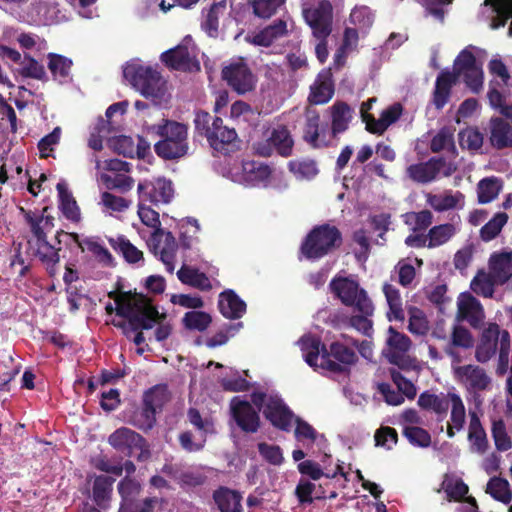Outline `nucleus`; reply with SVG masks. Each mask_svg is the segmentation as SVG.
Wrapping results in <instances>:
<instances>
[{"label":"nucleus","instance_id":"473e14b6","mask_svg":"<svg viewBox=\"0 0 512 512\" xmlns=\"http://www.w3.org/2000/svg\"><path fill=\"white\" fill-rule=\"evenodd\" d=\"M450 420L447 425V436L453 438L456 432L461 431L466 423V408L460 394L455 390L450 397Z\"/></svg>","mask_w":512,"mask_h":512},{"label":"nucleus","instance_id":"a18cd8bd","mask_svg":"<svg viewBox=\"0 0 512 512\" xmlns=\"http://www.w3.org/2000/svg\"><path fill=\"white\" fill-rule=\"evenodd\" d=\"M113 483L114 479L105 475L97 476L94 480L93 499L103 509L108 507Z\"/></svg>","mask_w":512,"mask_h":512},{"label":"nucleus","instance_id":"b1692460","mask_svg":"<svg viewBox=\"0 0 512 512\" xmlns=\"http://www.w3.org/2000/svg\"><path fill=\"white\" fill-rule=\"evenodd\" d=\"M457 319L468 322L473 328H480L485 319L484 308L470 293H461L457 299Z\"/></svg>","mask_w":512,"mask_h":512},{"label":"nucleus","instance_id":"ea45409f","mask_svg":"<svg viewBox=\"0 0 512 512\" xmlns=\"http://www.w3.org/2000/svg\"><path fill=\"white\" fill-rule=\"evenodd\" d=\"M459 231L456 223H444L433 226L428 231V248L440 247L448 243Z\"/></svg>","mask_w":512,"mask_h":512},{"label":"nucleus","instance_id":"7ed1b4c3","mask_svg":"<svg viewBox=\"0 0 512 512\" xmlns=\"http://www.w3.org/2000/svg\"><path fill=\"white\" fill-rule=\"evenodd\" d=\"M123 76L126 81L143 97L158 106L167 105L171 94L167 82L160 72L139 59H133L124 66Z\"/></svg>","mask_w":512,"mask_h":512},{"label":"nucleus","instance_id":"f257e3e1","mask_svg":"<svg viewBox=\"0 0 512 512\" xmlns=\"http://www.w3.org/2000/svg\"><path fill=\"white\" fill-rule=\"evenodd\" d=\"M341 337L345 340V344L335 341L330 345V352L325 346L320 348V340L311 335L303 336L298 344L303 353V358L306 363L313 368H321L331 372H341V364L332 361L330 356H333L337 361L342 364L351 365L356 362L357 355L351 346H357V342L345 334Z\"/></svg>","mask_w":512,"mask_h":512},{"label":"nucleus","instance_id":"37998d69","mask_svg":"<svg viewBox=\"0 0 512 512\" xmlns=\"http://www.w3.org/2000/svg\"><path fill=\"white\" fill-rule=\"evenodd\" d=\"M60 200V209L64 216L71 221L80 219V210L75 199L67 188L65 182H59L56 186Z\"/></svg>","mask_w":512,"mask_h":512},{"label":"nucleus","instance_id":"f3484780","mask_svg":"<svg viewBox=\"0 0 512 512\" xmlns=\"http://www.w3.org/2000/svg\"><path fill=\"white\" fill-rule=\"evenodd\" d=\"M174 186L171 180L165 177L145 179L137 185L138 199L158 204H168L174 197Z\"/></svg>","mask_w":512,"mask_h":512},{"label":"nucleus","instance_id":"2eb2a0df","mask_svg":"<svg viewBox=\"0 0 512 512\" xmlns=\"http://www.w3.org/2000/svg\"><path fill=\"white\" fill-rule=\"evenodd\" d=\"M109 444L116 450L128 456H136L138 460L149 457L144 438L135 431L121 427L115 430L108 438Z\"/></svg>","mask_w":512,"mask_h":512},{"label":"nucleus","instance_id":"c85d7f7f","mask_svg":"<svg viewBox=\"0 0 512 512\" xmlns=\"http://www.w3.org/2000/svg\"><path fill=\"white\" fill-rule=\"evenodd\" d=\"M455 389L447 393L440 392L438 394L425 391L420 394L417 404L424 410L432 411L443 419L449 409L450 397L454 394Z\"/></svg>","mask_w":512,"mask_h":512},{"label":"nucleus","instance_id":"6e6552de","mask_svg":"<svg viewBox=\"0 0 512 512\" xmlns=\"http://www.w3.org/2000/svg\"><path fill=\"white\" fill-rule=\"evenodd\" d=\"M303 16L318 40L315 45L316 56L324 63L328 58L326 39L332 31V6L328 1H322L315 8L304 9Z\"/></svg>","mask_w":512,"mask_h":512},{"label":"nucleus","instance_id":"5701e85b","mask_svg":"<svg viewBox=\"0 0 512 512\" xmlns=\"http://www.w3.org/2000/svg\"><path fill=\"white\" fill-rule=\"evenodd\" d=\"M232 418L239 428L247 433H255L260 426V417L253 406L247 402L234 397L230 403Z\"/></svg>","mask_w":512,"mask_h":512},{"label":"nucleus","instance_id":"9b49d317","mask_svg":"<svg viewBox=\"0 0 512 512\" xmlns=\"http://www.w3.org/2000/svg\"><path fill=\"white\" fill-rule=\"evenodd\" d=\"M211 116L206 113H198L195 119L197 129L201 128L205 130V135L210 146L221 153H228L229 147L234 146L237 140V133L233 128H228L223 125V120L219 117H215L211 126H205L208 123Z\"/></svg>","mask_w":512,"mask_h":512},{"label":"nucleus","instance_id":"423d86ee","mask_svg":"<svg viewBox=\"0 0 512 512\" xmlns=\"http://www.w3.org/2000/svg\"><path fill=\"white\" fill-rule=\"evenodd\" d=\"M0 8L15 20L29 25H49L61 19L57 5L42 0H1Z\"/></svg>","mask_w":512,"mask_h":512},{"label":"nucleus","instance_id":"bf43d9fd","mask_svg":"<svg viewBox=\"0 0 512 512\" xmlns=\"http://www.w3.org/2000/svg\"><path fill=\"white\" fill-rule=\"evenodd\" d=\"M403 217L405 224H407L414 232L425 230L433 222V214L429 210L409 212Z\"/></svg>","mask_w":512,"mask_h":512},{"label":"nucleus","instance_id":"5fc2aeb1","mask_svg":"<svg viewBox=\"0 0 512 512\" xmlns=\"http://www.w3.org/2000/svg\"><path fill=\"white\" fill-rule=\"evenodd\" d=\"M496 282L493 280L490 273L480 271L471 281V289L477 295L485 298H492L494 294V285Z\"/></svg>","mask_w":512,"mask_h":512},{"label":"nucleus","instance_id":"4be33fe9","mask_svg":"<svg viewBox=\"0 0 512 512\" xmlns=\"http://www.w3.org/2000/svg\"><path fill=\"white\" fill-rule=\"evenodd\" d=\"M454 69L459 76H463L468 87L478 92L483 85V71L475 56L468 49H464L454 62Z\"/></svg>","mask_w":512,"mask_h":512},{"label":"nucleus","instance_id":"e2e57ef3","mask_svg":"<svg viewBox=\"0 0 512 512\" xmlns=\"http://www.w3.org/2000/svg\"><path fill=\"white\" fill-rule=\"evenodd\" d=\"M431 150L433 152H440L442 150L450 151L455 154L456 148L454 145L453 132L450 128H442L431 141Z\"/></svg>","mask_w":512,"mask_h":512},{"label":"nucleus","instance_id":"39448f33","mask_svg":"<svg viewBox=\"0 0 512 512\" xmlns=\"http://www.w3.org/2000/svg\"><path fill=\"white\" fill-rule=\"evenodd\" d=\"M115 305L116 314L128 319V322L113 320V324L122 328L127 335V327H131L133 331L139 328L150 329L160 317L157 309L143 295H119L115 298Z\"/></svg>","mask_w":512,"mask_h":512},{"label":"nucleus","instance_id":"774afa93","mask_svg":"<svg viewBox=\"0 0 512 512\" xmlns=\"http://www.w3.org/2000/svg\"><path fill=\"white\" fill-rule=\"evenodd\" d=\"M448 344L457 348L470 349L474 346V338L467 328L461 325H454Z\"/></svg>","mask_w":512,"mask_h":512},{"label":"nucleus","instance_id":"c9c22d12","mask_svg":"<svg viewBox=\"0 0 512 512\" xmlns=\"http://www.w3.org/2000/svg\"><path fill=\"white\" fill-rule=\"evenodd\" d=\"M331 113V132L337 136L345 132L353 119V109L344 102H336L330 107Z\"/></svg>","mask_w":512,"mask_h":512},{"label":"nucleus","instance_id":"a19ab883","mask_svg":"<svg viewBox=\"0 0 512 512\" xmlns=\"http://www.w3.org/2000/svg\"><path fill=\"white\" fill-rule=\"evenodd\" d=\"M491 144L502 149L512 145V127L501 118L491 120Z\"/></svg>","mask_w":512,"mask_h":512},{"label":"nucleus","instance_id":"f8f14e48","mask_svg":"<svg viewBox=\"0 0 512 512\" xmlns=\"http://www.w3.org/2000/svg\"><path fill=\"white\" fill-rule=\"evenodd\" d=\"M161 60L170 68L183 71H199L197 48L191 36H186L177 47L161 54Z\"/></svg>","mask_w":512,"mask_h":512},{"label":"nucleus","instance_id":"1a4fd4ad","mask_svg":"<svg viewBox=\"0 0 512 512\" xmlns=\"http://www.w3.org/2000/svg\"><path fill=\"white\" fill-rule=\"evenodd\" d=\"M329 287L345 306H352L360 313L373 314L372 301L354 276L338 274L331 280Z\"/></svg>","mask_w":512,"mask_h":512},{"label":"nucleus","instance_id":"4d7b16f0","mask_svg":"<svg viewBox=\"0 0 512 512\" xmlns=\"http://www.w3.org/2000/svg\"><path fill=\"white\" fill-rule=\"evenodd\" d=\"M491 433L497 450L507 451L512 447V439L502 419L493 420Z\"/></svg>","mask_w":512,"mask_h":512},{"label":"nucleus","instance_id":"79ce46f5","mask_svg":"<svg viewBox=\"0 0 512 512\" xmlns=\"http://www.w3.org/2000/svg\"><path fill=\"white\" fill-rule=\"evenodd\" d=\"M383 293L389 307L387 317L390 321H403L405 318L402 298L399 290L392 284H384Z\"/></svg>","mask_w":512,"mask_h":512},{"label":"nucleus","instance_id":"0e129e2a","mask_svg":"<svg viewBox=\"0 0 512 512\" xmlns=\"http://www.w3.org/2000/svg\"><path fill=\"white\" fill-rule=\"evenodd\" d=\"M79 245L82 250L91 252L98 259V261L104 265H111L113 263V257L111 253L97 240L93 238H86Z\"/></svg>","mask_w":512,"mask_h":512},{"label":"nucleus","instance_id":"393cba45","mask_svg":"<svg viewBox=\"0 0 512 512\" xmlns=\"http://www.w3.org/2000/svg\"><path fill=\"white\" fill-rule=\"evenodd\" d=\"M168 400V391L164 386H155L144 395V407L141 417L144 421L138 426L142 429H150L155 423V414Z\"/></svg>","mask_w":512,"mask_h":512},{"label":"nucleus","instance_id":"dca6fc26","mask_svg":"<svg viewBox=\"0 0 512 512\" xmlns=\"http://www.w3.org/2000/svg\"><path fill=\"white\" fill-rule=\"evenodd\" d=\"M457 169L452 161L443 158H431L427 162L412 164L407 168L408 176L418 183H429L439 176H450Z\"/></svg>","mask_w":512,"mask_h":512},{"label":"nucleus","instance_id":"0eeeda50","mask_svg":"<svg viewBox=\"0 0 512 512\" xmlns=\"http://www.w3.org/2000/svg\"><path fill=\"white\" fill-rule=\"evenodd\" d=\"M157 135L161 137L154 145L155 152L163 159H176L185 156L188 152L187 126L164 120L162 124L153 127Z\"/></svg>","mask_w":512,"mask_h":512},{"label":"nucleus","instance_id":"864d4df0","mask_svg":"<svg viewBox=\"0 0 512 512\" xmlns=\"http://www.w3.org/2000/svg\"><path fill=\"white\" fill-rule=\"evenodd\" d=\"M285 3L286 0H252L250 5L256 17L269 19L275 15Z\"/></svg>","mask_w":512,"mask_h":512},{"label":"nucleus","instance_id":"c03bdc74","mask_svg":"<svg viewBox=\"0 0 512 512\" xmlns=\"http://www.w3.org/2000/svg\"><path fill=\"white\" fill-rule=\"evenodd\" d=\"M177 277L182 283L190 285L197 289H211V283L209 278L204 273L199 272L197 269H194L190 266L183 265L177 271Z\"/></svg>","mask_w":512,"mask_h":512},{"label":"nucleus","instance_id":"09e8293b","mask_svg":"<svg viewBox=\"0 0 512 512\" xmlns=\"http://www.w3.org/2000/svg\"><path fill=\"white\" fill-rule=\"evenodd\" d=\"M99 204L102 206L103 212L114 216L116 213H122L129 209L132 201L110 192H104L101 194Z\"/></svg>","mask_w":512,"mask_h":512},{"label":"nucleus","instance_id":"c756f323","mask_svg":"<svg viewBox=\"0 0 512 512\" xmlns=\"http://www.w3.org/2000/svg\"><path fill=\"white\" fill-rule=\"evenodd\" d=\"M489 273L496 284H504L512 276V251L493 253L489 259Z\"/></svg>","mask_w":512,"mask_h":512},{"label":"nucleus","instance_id":"6e6d98bb","mask_svg":"<svg viewBox=\"0 0 512 512\" xmlns=\"http://www.w3.org/2000/svg\"><path fill=\"white\" fill-rule=\"evenodd\" d=\"M289 169L297 179L301 180H310L318 174L317 164L311 159L290 161Z\"/></svg>","mask_w":512,"mask_h":512},{"label":"nucleus","instance_id":"a878e982","mask_svg":"<svg viewBox=\"0 0 512 512\" xmlns=\"http://www.w3.org/2000/svg\"><path fill=\"white\" fill-rule=\"evenodd\" d=\"M387 348L384 355L390 363L402 366L404 363V354L409 351L411 341L408 336L396 331L393 327L388 329V337L386 339Z\"/></svg>","mask_w":512,"mask_h":512},{"label":"nucleus","instance_id":"6ab92c4d","mask_svg":"<svg viewBox=\"0 0 512 512\" xmlns=\"http://www.w3.org/2000/svg\"><path fill=\"white\" fill-rule=\"evenodd\" d=\"M147 244L150 250L165 265L167 272L172 274L175 269V256L178 249L176 239L172 233L164 230L153 231Z\"/></svg>","mask_w":512,"mask_h":512},{"label":"nucleus","instance_id":"bb28decb","mask_svg":"<svg viewBox=\"0 0 512 512\" xmlns=\"http://www.w3.org/2000/svg\"><path fill=\"white\" fill-rule=\"evenodd\" d=\"M425 199L427 204L437 212L462 209L464 207V195L459 191L444 190L437 194L426 193Z\"/></svg>","mask_w":512,"mask_h":512},{"label":"nucleus","instance_id":"3c124183","mask_svg":"<svg viewBox=\"0 0 512 512\" xmlns=\"http://www.w3.org/2000/svg\"><path fill=\"white\" fill-rule=\"evenodd\" d=\"M486 492L504 504H509L512 500L509 482L503 478H491L487 484Z\"/></svg>","mask_w":512,"mask_h":512},{"label":"nucleus","instance_id":"a211bd4d","mask_svg":"<svg viewBox=\"0 0 512 512\" xmlns=\"http://www.w3.org/2000/svg\"><path fill=\"white\" fill-rule=\"evenodd\" d=\"M293 139L288 129L282 125L267 132L266 139L254 144L255 152L263 157H269L276 151L282 156H289L292 153Z\"/></svg>","mask_w":512,"mask_h":512},{"label":"nucleus","instance_id":"680f3d73","mask_svg":"<svg viewBox=\"0 0 512 512\" xmlns=\"http://www.w3.org/2000/svg\"><path fill=\"white\" fill-rule=\"evenodd\" d=\"M409 324L408 329L412 334L425 335L429 330V322L425 313L417 307H411L408 310Z\"/></svg>","mask_w":512,"mask_h":512},{"label":"nucleus","instance_id":"58836bf2","mask_svg":"<svg viewBox=\"0 0 512 512\" xmlns=\"http://www.w3.org/2000/svg\"><path fill=\"white\" fill-rule=\"evenodd\" d=\"M213 497L221 512H242V496L237 491L220 488Z\"/></svg>","mask_w":512,"mask_h":512},{"label":"nucleus","instance_id":"7c9ffc66","mask_svg":"<svg viewBox=\"0 0 512 512\" xmlns=\"http://www.w3.org/2000/svg\"><path fill=\"white\" fill-rule=\"evenodd\" d=\"M468 440L471 450L475 453L484 454L489 447L487 434L482 426L480 417L472 410L469 411Z\"/></svg>","mask_w":512,"mask_h":512},{"label":"nucleus","instance_id":"4468645a","mask_svg":"<svg viewBox=\"0 0 512 512\" xmlns=\"http://www.w3.org/2000/svg\"><path fill=\"white\" fill-rule=\"evenodd\" d=\"M270 176V167L257 161H244L229 170V177L233 182L247 187L266 186Z\"/></svg>","mask_w":512,"mask_h":512},{"label":"nucleus","instance_id":"69168bd1","mask_svg":"<svg viewBox=\"0 0 512 512\" xmlns=\"http://www.w3.org/2000/svg\"><path fill=\"white\" fill-rule=\"evenodd\" d=\"M403 434L410 444L414 446L427 448L431 444V436L429 432L421 427L405 426Z\"/></svg>","mask_w":512,"mask_h":512},{"label":"nucleus","instance_id":"8fccbe9b","mask_svg":"<svg viewBox=\"0 0 512 512\" xmlns=\"http://www.w3.org/2000/svg\"><path fill=\"white\" fill-rule=\"evenodd\" d=\"M502 189L501 181L496 177L482 179L478 183L477 194L480 203L493 201Z\"/></svg>","mask_w":512,"mask_h":512},{"label":"nucleus","instance_id":"cd10ccee","mask_svg":"<svg viewBox=\"0 0 512 512\" xmlns=\"http://www.w3.org/2000/svg\"><path fill=\"white\" fill-rule=\"evenodd\" d=\"M334 95V83L330 70H322L310 86L308 100L313 104H325Z\"/></svg>","mask_w":512,"mask_h":512},{"label":"nucleus","instance_id":"72a5a7b5","mask_svg":"<svg viewBox=\"0 0 512 512\" xmlns=\"http://www.w3.org/2000/svg\"><path fill=\"white\" fill-rule=\"evenodd\" d=\"M306 123L304 127V139L314 148H321L328 145L325 133L320 132V116L316 110H307Z\"/></svg>","mask_w":512,"mask_h":512},{"label":"nucleus","instance_id":"49530a36","mask_svg":"<svg viewBox=\"0 0 512 512\" xmlns=\"http://www.w3.org/2000/svg\"><path fill=\"white\" fill-rule=\"evenodd\" d=\"M453 82L454 76L449 72H442L437 77L433 94V104L437 109H441L447 103Z\"/></svg>","mask_w":512,"mask_h":512},{"label":"nucleus","instance_id":"13d9d810","mask_svg":"<svg viewBox=\"0 0 512 512\" xmlns=\"http://www.w3.org/2000/svg\"><path fill=\"white\" fill-rule=\"evenodd\" d=\"M146 202H148V200L138 199L137 214L139 219L145 226L152 228L153 231L163 230L161 228L159 213L147 206Z\"/></svg>","mask_w":512,"mask_h":512},{"label":"nucleus","instance_id":"2f4dec72","mask_svg":"<svg viewBox=\"0 0 512 512\" xmlns=\"http://www.w3.org/2000/svg\"><path fill=\"white\" fill-rule=\"evenodd\" d=\"M286 34L287 23L280 19L265 27L261 31L255 33L254 35H247L245 39L251 44L268 47L274 41L285 36Z\"/></svg>","mask_w":512,"mask_h":512},{"label":"nucleus","instance_id":"052dcab7","mask_svg":"<svg viewBox=\"0 0 512 512\" xmlns=\"http://www.w3.org/2000/svg\"><path fill=\"white\" fill-rule=\"evenodd\" d=\"M212 321L210 314L203 311H189L183 317V324L187 329L204 331Z\"/></svg>","mask_w":512,"mask_h":512},{"label":"nucleus","instance_id":"aec40b11","mask_svg":"<svg viewBox=\"0 0 512 512\" xmlns=\"http://www.w3.org/2000/svg\"><path fill=\"white\" fill-rule=\"evenodd\" d=\"M499 337L502 346L509 344V333L506 330L501 331L496 323H488L475 350V359L479 363H487L496 354Z\"/></svg>","mask_w":512,"mask_h":512},{"label":"nucleus","instance_id":"e433bc0d","mask_svg":"<svg viewBox=\"0 0 512 512\" xmlns=\"http://www.w3.org/2000/svg\"><path fill=\"white\" fill-rule=\"evenodd\" d=\"M227 9V0H221L203 12L201 27L210 37H217L219 18L227 13Z\"/></svg>","mask_w":512,"mask_h":512},{"label":"nucleus","instance_id":"4c0bfd02","mask_svg":"<svg viewBox=\"0 0 512 512\" xmlns=\"http://www.w3.org/2000/svg\"><path fill=\"white\" fill-rule=\"evenodd\" d=\"M401 114V104L394 103L382 111L379 119H374L372 123L368 122V131L373 134H383L390 125L395 123L400 118Z\"/></svg>","mask_w":512,"mask_h":512},{"label":"nucleus","instance_id":"ddd939ff","mask_svg":"<svg viewBox=\"0 0 512 512\" xmlns=\"http://www.w3.org/2000/svg\"><path fill=\"white\" fill-rule=\"evenodd\" d=\"M453 375L455 380L461 384L468 393L474 395L490 391L493 386L492 377L484 368L475 364L454 366Z\"/></svg>","mask_w":512,"mask_h":512},{"label":"nucleus","instance_id":"f03ea898","mask_svg":"<svg viewBox=\"0 0 512 512\" xmlns=\"http://www.w3.org/2000/svg\"><path fill=\"white\" fill-rule=\"evenodd\" d=\"M252 403L262 410L265 417L276 427L282 430H289L293 423L296 424L295 437L299 442L305 445V442L313 443L317 438V433L308 423L296 418L286 407L280 397L276 394L254 392L251 395Z\"/></svg>","mask_w":512,"mask_h":512},{"label":"nucleus","instance_id":"20e7f679","mask_svg":"<svg viewBox=\"0 0 512 512\" xmlns=\"http://www.w3.org/2000/svg\"><path fill=\"white\" fill-rule=\"evenodd\" d=\"M21 212L32 232V237L28 240L29 250L46 266L48 273L54 275L56 265L60 260V248H56L47 241V233L53 228V218L26 211L23 208H21Z\"/></svg>","mask_w":512,"mask_h":512},{"label":"nucleus","instance_id":"412c9836","mask_svg":"<svg viewBox=\"0 0 512 512\" xmlns=\"http://www.w3.org/2000/svg\"><path fill=\"white\" fill-rule=\"evenodd\" d=\"M222 77L238 94H245L254 89L256 78L243 60L230 63L222 70Z\"/></svg>","mask_w":512,"mask_h":512},{"label":"nucleus","instance_id":"f704fd0d","mask_svg":"<svg viewBox=\"0 0 512 512\" xmlns=\"http://www.w3.org/2000/svg\"><path fill=\"white\" fill-rule=\"evenodd\" d=\"M219 310L228 319H238L246 311V304L232 290L224 291L219 296Z\"/></svg>","mask_w":512,"mask_h":512},{"label":"nucleus","instance_id":"9d476101","mask_svg":"<svg viewBox=\"0 0 512 512\" xmlns=\"http://www.w3.org/2000/svg\"><path fill=\"white\" fill-rule=\"evenodd\" d=\"M341 243L339 230L328 224L314 228L301 246L303 255L308 259H319Z\"/></svg>","mask_w":512,"mask_h":512},{"label":"nucleus","instance_id":"603ef678","mask_svg":"<svg viewBox=\"0 0 512 512\" xmlns=\"http://www.w3.org/2000/svg\"><path fill=\"white\" fill-rule=\"evenodd\" d=\"M508 221V215L504 212L496 213L480 230V237L488 242L496 238Z\"/></svg>","mask_w":512,"mask_h":512},{"label":"nucleus","instance_id":"338daca9","mask_svg":"<svg viewBox=\"0 0 512 512\" xmlns=\"http://www.w3.org/2000/svg\"><path fill=\"white\" fill-rule=\"evenodd\" d=\"M72 61L57 54H49L48 68L55 78L60 80L68 77Z\"/></svg>","mask_w":512,"mask_h":512},{"label":"nucleus","instance_id":"de8ad7c7","mask_svg":"<svg viewBox=\"0 0 512 512\" xmlns=\"http://www.w3.org/2000/svg\"><path fill=\"white\" fill-rule=\"evenodd\" d=\"M109 244L116 251H119L125 260L129 263H136L143 259V253L135 247L124 236H117L116 238H109Z\"/></svg>","mask_w":512,"mask_h":512}]
</instances>
